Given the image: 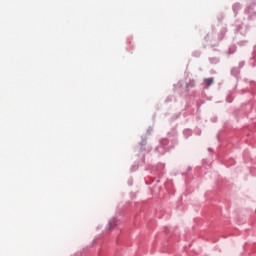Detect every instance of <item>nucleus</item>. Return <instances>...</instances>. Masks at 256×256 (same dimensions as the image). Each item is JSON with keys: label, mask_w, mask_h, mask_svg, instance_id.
<instances>
[{"label": "nucleus", "mask_w": 256, "mask_h": 256, "mask_svg": "<svg viewBox=\"0 0 256 256\" xmlns=\"http://www.w3.org/2000/svg\"><path fill=\"white\" fill-rule=\"evenodd\" d=\"M119 221L117 220V218H113L109 221V224H108V229H115V227H117V223Z\"/></svg>", "instance_id": "1"}, {"label": "nucleus", "mask_w": 256, "mask_h": 256, "mask_svg": "<svg viewBox=\"0 0 256 256\" xmlns=\"http://www.w3.org/2000/svg\"><path fill=\"white\" fill-rule=\"evenodd\" d=\"M204 82L206 83V85H207L208 87H210V85H211L212 83H214V80H213V78H206V79L204 80Z\"/></svg>", "instance_id": "2"}]
</instances>
